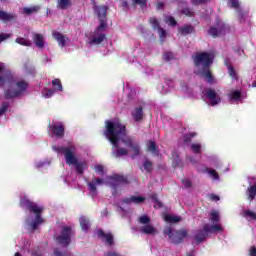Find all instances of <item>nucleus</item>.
Masks as SVG:
<instances>
[{
	"label": "nucleus",
	"instance_id": "nucleus-20",
	"mask_svg": "<svg viewBox=\"0 0 256 256\" xmlns=\"http://www.w3.org/2000/svg\"><path fill=\"white\" fill-rule=\"evenodd\" d=\"M97 235L106 245H113V234L98 230Z\"/></svg>",
	"mask_w": 256,
	"mask_h": 256
},
{
	"label": "nucleus",
	"instance_id": "nucleus-15",
	"mask_svg": "<svg viewBox=\"0 0 256 256\" xmlns=\"http://www.w3.org/2000/svg\"><path fill=\"white\" fill-rule=\"evenodd\" d=\"M227 97L230 103L239 105V103H243V101L247 99V94H245L242 90L233 89L227 94Z\"/></svg>",
	"mask_w": 256,
	"mask_h": 256
},
{
	"label": "nucleus",
	"instance_id": "nucleus-13",
	"mask_svg": "<svg viewBox=\"0 0 256 256\" xmlns=\"http://www.w3.org/2000/svg\"><path fill=\"white\" fill-rule=\"evenodd\" d=\"M227 31H229V25H226L225 22L218 19L216 24L209 29L208 34H210L211 37H219L225 35Z\"/></svg>",
	"mask_w": 256,
	"mask_h": 256
},
{
	"label": "nucleus",
	"instance_id": "nucleus-16",
	"mask_svg": "<svg viewBox=\"0 0 256 256\" xmlns=\"http://www.w3.org/2000/svg\"><path fill=\"white\" fill-rule=\"evenodd\" d=\"M49 132L55 137H63L65 135V124L61 121H53L49 125Z\"/></svg>",
	"mask_w": 256,
	"mask_h": 256
},
{
	"label": "nucleus",
	"instance_id": "nucleus-37",
	"mask_svg": "<svg viewBox=\"0 0 256 256\" xmlns=\"http://www.w3.org/2000/svg\"><path fill=\"white\" fill-rule=\"evenodd\" d=\"M53 95H55V91L51 88H44L42 90V97H44V99H51Z\"/></svg>",
	"mask_w": 256,
	"mask_h": 256
},
{
	"label": "nucleus",
	"instance_id": "nucleus-56",
	"mask_svg": "<svg viewBox=\"0 0 256 256\" xmlns=\"http://www.w3.org/2000/svg\"><path fill=\"white\" fill-rule=\"evenodd\" d=\"M210 199H211V201H219V196L211 194Z\"/></svg>",
	"mask_w": 256,
	"mask_h": 256
},
{
	"label": "nucleus",
	"instance_id": "nucleus-47",
	"mask_svg": "<svg viewBox=\"0 0 256 256\" xmlns=\"http://www.w3.org/2000/svg\"><path fill=\"white\" fill-rule=\"evenodd\" d=\"M16 43H18L19 45H25V46L31 45V43L29 42V40H27V39H25V38H17V39H16Z\"/></svg>",
	"mask_w": 256,
	"mask_h": 256
},
{
	"label": "nucleus",
	"instance_id": "nucleus-38",
	"mask_svg": "<svg viewBox=\"0 0 256 256\" xmlns=\"http://www.w3.org/2000/svg\"><path fill=\"white\" fill-rule=\"evenodd\" d=\"M179 33H181V35H189V33H193V26L191 25L183 26L179 28Z\"/></svg>",
	"mask_w": 256,
	"mask_h": 256
},
{
	"label": "nucleus",
	"instance_id": "nucleus-44",
	"mask_svg": "<svg viewBox=\"0 0 256 256\" xmlns=\"http://www.w3.org/2000/svg\"><path fill=\"white\" fill-rule=\"evenodd\" d=\"M165 23L171 25L172 27H175V25H177V21H175V18L172 16H165Z\"/></svg>",
	"mask_w": 256,
	"mask_h": 256
},
{
	"label": "nucleus",
	"instance_id": "nucleus-5",
	"mask_svg": "<svg viewBox=\"0 0 256 256\" xmlns=\"http://www.w3.org/2000/svg\"><path fill=\"white\" fill-rule=\"evenodd\" d=\"M52 151L58 153V155H64L66 165H69V167H75L78 175H83V173H85V169L89 167V163L86 160L79 161L77 158V148L73 144H68L66 147L53 145Z\"/></svg>",
	"mask_w": 256,
	"mask_h": 256
},
{
	"label": "nucleus",
	"instance_id": "nucleus-25",
	"mask_svg": "<svg viewBox=\"0 0 256 256\" xmlns=\"http://www.w3.org/2000/svg\"><path fill=\"white\" fill-rule=\"evenodd\" d=\"M51 165V159L46 158L44 160H35L33 166L35 169H43V167H47Z\"/></svg>",
	"mask_w": 256,
	"mask_h": 256
},
{
	"label": "nucleus",
	"instance_id": "nucleus-57",
	"mask_svg": "<svg viewBox=\"0 0 256 256\" xmlns=\"http://www.w3.org/2000/svg\"><path fill=\"white\" fill-rule=\"evenodd\" d=\"M122 7H123L124 11H127V9H129V5L127 4L126 1L122 2Z\"/></svg>",
	"mask_w": 256,
	"mask_h": 256
},
{
	"label": "nucleus",
	"instance_id": "nucleus-23",
	"mask_svg": "<svg viewBox=\"0 0 256 256\" xmlns=\"http://www.w3.org/2000/svg\"><path fill=\"white\" fill-rule=\"evenodd\" d=\"M51 85H52V91H54V93H63V84L61 83V79L54 78L51 81Z\"/></svg>",
	"mask_w": 256,
	"mask_h": 256
},
{
	"label": "nucleus",
	"instance_id": "nucleus-31",
	"mask_svg": "<svg viewBox=\"0 0 256 256\" xmlns=\"http://www.w3.org/2000/svg\"><path fill=\"white\" fill-rule=\"evenodd\" d=\"M164 221H166V223H179V221H181V217L171 215V214H166L164 215Z\"/></svg>",
	"mask_w": 256,
	"mask_h": 256
},
{
	"label": "nucleus",
	"instance_id": "nucleus-33",
	"mask_svg": "<svg viewBox=\"0 0 256 256\" xmlns=\"http://www.w3.org/2000/svg\"><path fill=\"white\" fill-rule=\"evenodd\" d=\"M246 194H247L248 199L250 201H253V199H255V197H256V184L248 187Z\"/></svg>",
	"mask_w": 256,
	"mask_h": 256
},
{
	"label": "nucleus",
	"instance_id": "nucleus-34",
	"mask_svg": "<svg viewBox=\"0 0 256 256\" xmlns=\"http://www.w3.org/2000/svg\"><path fill=\"white\" fill-rule=\"evenodd\" d=\"M243 216L247 221H256V213L251 210H244Z\"/></svg>",
	"mask_w": 256,
	"mask_h": 256
},
{
	"label": "nucleus",
	"instance_id": "nucleus-2",
	"mask_svg": "<svg viewBox=\"0 0 256 256\" xmlns=\"http://www.w3.org/2000/svg\"><path fill=\"white\" fill-rule=\"evenodd\" d=\"M87 185L89 195L92 197H97V187L101 185H106V187H110L113 197H117V195L121 193V189H123V186L125 185V177L119 174H113L102 178H94L92 181L88 182Z\"/></svg>",
	"mask_w": 256,
	"mask_h": 256
},
{
	"label": "nucleus",
	"instance_id": "nucleus-36",
	"mask_svg": "<svg viewBox=\"0 0 256 256\" xmlns=\"http://www.w3.org/2000/svg\"><path fill=\"white\" fill-rule=\"evenodd\" d=\"M227 69L232 81H237V79H239V75L237 74V71H235V68L231 65H227Z\"/></svg>",
	"mask_w": 256,
	"mask_h": 256
},
{
	"label": "nucleus",
	"instance_id": "nucleus-24",
	"mask_svg": "<svg viewBox=\"0 0 256 256\" xmlns=\"http://www.w3.org/2000/svg\"><path fill=\"white\" fill-rule=\"evenodd\" d=\"M33 41L38 49H43V47H45V36L42 34H34Z\"/></svg>",
	"mask_w": 256,
	"mask_h": 256
},
{
	"label": "nucleus",
	"instance_id": "nucleus-42",
	"mask_svg": "<svg viewBox=\"0 0 256 256\" xmlns=\"http://www.w3.org/2000/svg\"><path fill=\"white\" fill-rule=\"evenodd\" d=\"M173 59H175V54H173V52L167 51L163 54L164 61H171Z\"/></svg>",
	"mask_w": 256,
	"mask_h": 256
},
{
	"label": "nucleus",
	"instance_id": "nucleus-55",
	"mask_svg": "<svg viewBox=\"0 0 256 256\" xmlns=\"http://www.w3.org/2000/svg\"><path fill=\"white\" fill-rule=\"evenodd\" d=\"M250 256H256V247L252 246L249 251Z\"/></svg>",
	"mask_w": 256,
	"mask_h": 256
},
{
	"label": "nucleus",
	"instance_id": "nucleus-27",
	"mask_svg": "<svg viewBox=\"0 0 256 256\" xmlns=\"http://www.w3.org/2000/svg\"><path fill=\"white\" fill-rule=\"evenodd\" d=\"M173 87H174V84L173 82L170 81L165 85H160L158 89L162 95H166V93H169V91H173Z\"/></svg>",
	"mask_w": 256,
	"mask_h": 256
},
{
	"label": "nucleus",
	"instance_id": "nucleus-52",
	"mask_svg": "<svg viewBox=\"0 0 256 256\" xmlns=\"http://www.w3.org/2000/svg\"><path fill=\"white\" fill-rule=\"evenodd\" d=\"M182 184L184 185V187L189 188V187H191V180H189L187 178L183 179Z\"/></svg>",
	"mask_w": 256,
	"mask_h": 256
},
{
	"label": "nucleus",
	"instance_id": "nucleus-49",
	"mask_svg": "<svg viewBox=\"0 0 256 256\" xmlns=\"http://www.w3.org/2000/svg\"><path fill=\"white\" fill-rule=\"evenodd\" d=\"M152 201H154V203H156L154 205L155 209L159 208V207H162V204L161 202L157 199V196H152Z\"/></svg>",
	"mask_w": 256,
	"mask_h": 256
},
{
	"label": "nucleus",
	"instance_id": "nucleus-32",
	"mask_svg": "<svg viewBox=\"0 0 256 256\" xmlns=\"http://www.w3.org/2000/svg\"><path fill=\"white\" fill-rule=\"evenodd\" d=\"M80 226L82 231H89V227H91V223L89 222V219L85 218V217H81L80 218Z\"/></svg>",
	"mask_w": 256,
	"mask_h": 256
},
{
	"label": "nucleus",
	"instance_id": "nucleus-21",
	"mask_svg": "<svg viewBox=\"0 0 256 256\" xmlns=\"http://www.w3.org/2000/svg\"><path fill=\"white\" fill-rule=\"evenodd\" d=\"M202 173L208 175V177L212 179V181H219V173H217V171L213 168H204L202 169Z\"/></svg>",
	"mask_w": 256,
	"mask_h": 256
},
{
	"label": "nucleus",
	"instance_id": "nucleus-17",
	"mask_svg": "<svg viewBox=\"0 0 256 256\" xmlns=\"http://www.w3.org/2000/svg\"><path fill=\"white\" fill-rule=\"evenodd\" d=\"M131 117L133 121L139 122L143 121L144 113H143V103H140L133 107L131 110Z\"/></svg>",
	"mask_w": 256,
	"mask_h": 256
},
{
	"label": "nucleus",
	"instance_id": "nucleus-4",
	"mask_svg": "<svg viewBox=\"0 0 256 256\" xmlns=\"http://www.w3.org/2000/svg\"><path fill=\"white\" fill-rule=\"evenodd\" d=\"M20 206L23 209H29L30 215L25 221V227L28 231H37L39 225L43 223V218H41V213H43V206H39L33 203L27 194L20 195Z\"/></svg>",
	"mask_w": 256,
	"mask_h": 256
},
{
	"label": "nucleus",
	"instance_id": "nucleus-18",
	"mask_svg": "<svg viewBox=\"0 0 256 256\" xmlns=\"http://www.w3.org/2000/svg\"><path fill=\"white\" fill-rule=\"evenodd\" d=\"M149 22L152 25L153 29H158V35L160 37V41L163 43V41H165V39L167 38V31L159 27V21H157V19L150 18Z\"/></svg>",
	"mask_w": 256,
	"mask_h": 256
},
{
	"label": "nucleus",
	"instance_id": "nucleus-8",
	"mask_svg": "<svg viewBox=\"0 0 256 256\" xmlns=\"http://www.w3.org/2000/svg\"><path fill=\"white\" fill-rule=\"evenodd\" d=\"M209 221L211 224H206L203 230L198 231L195 235L196 241H205L209 233H221V231H223V226L219 223L221 221V212H219V210H212L210 212Z\"/></svg>",
	"mask_w": 256,
	"mask_h": 256
},
{
	"label": "nucleus",
	"instance_id": "nucleus-10",
	"mask_svg": "<svg viewBox=\"0 0 256 256\" xmlns=\"http://www.w3.org/2000/svg\"><path fill=\"white\" fill-rule=\"evenodd\" d=\"M138 223L140 225L139 231L145 235H157V228L153 227L151 224V218L147 215H142L138 218Z\"/></svg>",
	"mask_w": 256,
	"mask_h": 256
},
{
	"label": "nucleus",
	"instance_id": "nucleus-58",
	"mask_svg": "<svg viewBox=\"0 0 256 256\" xmlns=\"http://www.w3.org/2000/svg\"><path fill=\"white\" fill-rule=\"evenodd\" d=\"M32 256H43V253H41V251H36L32 253Z\"/></svg>",
	"mask_w": 256,
	"mask_h": 256
},
{
	"label": "nucleus",
	"instance_id": "nucleus-62",
	"mask_svg": "<svg viewBox=\"0 0 256 256\" xmlns=\"http://www.w3.org/2000/svg\"><path fill=\"white\" fill-rule=\"evenodd\" d=\"M163 7V3H158L157 4V9H161Z\"/></svg>",
	"mask_w": 256,
	"mask_h": 256
},
{
	"label": "nucleus",
	"instance_id": "nucleus-61",
	"mask_svg": "<svg viewBox=\"0 0 256 256\" xmlns=\"http://www.w3.org/2000/svg\"><path fill=\"white\" fill-rule=\"evenodd\" d=\"M54 255H55V256H61V252H59V250H55V251H54Z\"/></svg>",
	"mask_w": 256,
	"mask_h": 256
},
{
	"label": "nucleus",
	"instance_id": "nucleus-11",
	"mask_svg": "<svg viewBox=\"0 0 256 256\" xmlns=\"http://www.w3.org/2000/svg\"><path fill=\"white\" fill-rule=\"evenodd\" d=\"M228 6L231 9H234L236 13V17L240 23L245 22L247 19V16L249 15V10L245 9L243 6H241V3L239 0H228Z\"/></svg>",
	"mask_w": 256,
	"mask_h": 256
},
{
	"label": "nucleus",
	"instance_id": "nucleus-19",
	"mask_svg": "<svg viewBox=\"0 0 256 256\" xmlns=\"http://www.w3.org/2000/svg\"><path fill=\"white\" fill-rule=\"evenodd\" d=\"M145 201V197L142 196H130L122 201V207L125 205H141Z\"/></svg>",
	"mask_w": 256,
	"mask_h": 256
},
{
	"label": "nucleus",
	"instance_id": "nucleus-59",
	"mask_svg": "<svg viewBox=\"0 0 256 256\" xmlns=\"http://www.w3.org/2000/svg\"><path fill=\"white\" fill-rule=\"evenodd\" d=\"M182 91L184 93H189V87L185 86V87H182Z\"/></svg>",
	"mask_w": 256,
	"mask_h": 256
},
{
	"label": "nucleus",
	"instance_id": "nucleus-48",
	"mask_svg": "<svg viewBox=\"0 0 256 256\" xmlns=\"http://www.w3.org/2000/svg\"><path fill=\"white\" fill-rule=\"evenodd\" d=\"M143 167L145 171H151V169H153V164L150 161L146 160L143 164Z\"/></svg>",
	"mask_w": 256,
	"mask_h": 256
},
{
	"label": "nucleus",
	"instance_id": "nucleus-54",
	"mask_svg": "<svg viewBox=\"0 0 256 256\" xmlns=\"http://www.w3.org/2000/svg\"><path fill=\"white\" fill-rule=\"evenodd\" d=\"M193 5H201V3H207V0H192Z\"/></svg>",
	"mask_w": 256,
	"mask_h": 256
},
{
	"label": "nucleus",
	"instance_id": "nucleus-53",
	"mask_svg": "<svg viewBox=\"0 0 256 256\" xmlns=\"http://www.w3.org/2000/svg\"><path fill=\"white\" fill-rule=\"evenodd\" d=\"M132 1L134 4L141 5L142 7L147 3V0H132Z\"/></svg>",
	"mask_w": 256,
	"mask_h": 256
},
{
	"label": "nucleus",
	"instance_id": "nucleus-12",
	"mask_svg": "<svg viewBox=\"0 0 256 256\" xmlns=\"http://www.w3.org/2000/svg\"><path fill=\"white\" fill-rule=\"evenodd\" d=\"M205 102L211 107H215L221 103V93L219 90L207 89L203 92Z\"/></svg>",
	"mask_w": 256,
	"mask_h": 256
},
{
	"label": "nucleus",
	"instance_id": "nucleus-63",
	"mask_svg": "<svg viewBox=\"0 0 256 256\" xmlns=\"http://www.w3.org/2000/svg\"><path fill=\"white\" fill-rule=\"evenodd\" d=\"M238 55H240V56L243 55V50L242 49L238 50Z\"/></svg>",
	"mask_w": 256,
	"mask_h": 256
},
{
	"label": "nucleus",
	"instance_id": "nucleus-29",
	"mask_svg": "<svg viewBox=\"0 0 256 256\" xmlns=\"http://www.w3.org/2000/svg\"><path fill=\"white\" fill-rule=\"evenodd\" d=\"M190 151L196 155H199L203 153V146L199 142H193L190 144Z\"/></svg>",
	"mask_w": 256,
	"mask_h": 256
},
{
	"label": "nucleus",
	"instance_id": "nucleus-26",
	"mask_svg": "<svg viewBox=\"0 0 256 256\" xmlns=\"http://www.w3.org/2000/svg\"><path fill=\"white\" fill-rule=\"evenodd\" d=\"M208 161H209V165L211 167H215L216 169H221V166L223 165V162L217 156L209 157Z\"/></svg>",
	"mask_w": 256,
	"mask_h": 256
},
{
	"label": "nucleus",
	"instance_id": "nucleus-9",
	"mask_svg": "<svg viewBox=\"0 0 256 256\" xmlns=\"http://www.w3.org/2000/svg\"><path fill=\"white\" fill-rule=\"evenodd\" d=\"M164 235H167L171 243H174L175 245L183 243V239H187V237H189L187 230L173 231L171 227H166L164 229Z\"/></svg>",
	"mask_w": 256,
	"mask_h": 256
},
{
	"label": "nucleus",
	"instance_id": "nucleus-1",
	"mask_svg": "<svg viewBox=\"0 0 256 256\" xmlns=\"http://www.w3.org/2000/svg\"><path fill=\"white\" fill-rule=\"evenodd\" d=\"M104 137L113 145L115 157L132 155L133 159L139 155V143L127 135L125 125L118 118L105 121Z\"/></svg>",
	"mask_w": 256,
	"mask_h": 256
},
{
	"label": "nucleus",
	"instance_id": "nucleus-46",
	"mask_svg": "<svg viewBox=\"0 0 256 256\" xmlns=\"http://www.w3.org/2000/svg\"><path fill=\"white\" fill-rule=\"evenodd\" d=\"M187 161H189L191 165H197L199 163V158H197V156H188Z\"/></svg>",
	"mask_w": 256,
	"mask_h": 256
},
{
	"label": "nucleus",
	"instance_id": "nucleus-64",
	"mask_svg": "<svg viewBox=\"0 0 256 256\" xmlns=\"http://www.w3.org/2000/svg\"><path fill=\"white\" fill-rule=\"evenodd\" d=\"M14 256H21V253L16 252V253L14 254Z\"/></svg>",
	"mask_w": 256,
	"mask_h": 256
},
{
	"label": "nucleus",
	"instance_id": "nucleus-7",
	"mask_svg": "<svg viewBox=\"0 0 256 256\" xmlns=\"http://www.w3.org/2000/svg\"><path fill=\"white\" fill-rule=\"evenodd\" d=\"M96 13L100 21L93 33H86L89 45H101L105 41V29H107V8L105 6L96 7Z\"/></svg>",
	"mask_w": 256,
	"mask_h": 256
},
{
	"label": "nucleus",
	"instance_id": "nucleus-51",
	"mask_svg": "<svg viewBox=\"0 0 256 256\" xmlns=\"http://www.w3.org/2000/svg\"><path fill=\"white\" fill-rule=\"evenodd\" d=\"M182 12L184 13V15H187V17H193L194 15L193 10L189 8H185Z\"/></svg>",
	"mask_w": 256,
	"mask_h": 256
},
{
	"label": "nucleus",
	"instance_id": "nucleus-41",
	"mask_svg": "<svg viewBox=\"0 0 256 256\" xmlns=\"http://www.w3.org/2000/svg\"><path fill=\"white\" fill-rule=\"evenodd\" d=\"M7 109H9V102H3L0 105V117H3V115L7 113Z\"/></svg>",
	"mask_w": 256,
	"mask_h": 256
},
{
	"label": "nucleus",
	"instance_id": "nucleus-39",
	"mask_svg": "<svg viewBox=\"0 0 256 256\" xmlns=\"http://www.w3.org/2000/svg\"><path fill=\"white\" fill-rule=\"evenodd\" d=\"M195 133H189L185 136H183L181 139H180V143H184V145H187V143H189V141H191L192 137H195Z\"/></svg>",
	"mask_w": 256,
	"mask_h": 256
},
{
	"label": "nucleus",
	"instance_id": "nucleus-40",
	"mask_svg": "<svg viewBox=\"0 0 256 256\" xmlns=\"http://www.w3.org/2000/svg\"><path fill=\"white\" fill-rule=\"evenodd\" d=\"M71 5L70 0H58L59 9H67Z\"/></svg>",
	"mask_w": 256,
	"mask_h": 256
},
{
	"label": "nucleus",
	"instance_id": "nucleus-45",
	"mask_svg": "<svg viewBox=\"0 0 256 256\" xmlns=\"http://www.w3.org/2000/svg\"><path fill=\"white\" fill-rule=\"evenodd\" d=\"M172 157L174 167H181V159H179V156L176 153H174Z\"/></svg>",
	"mask_w": 256,
	"mask_h": 256
},
{
	"label": "nucleus",
	"instance_id": "nucleus-50",
	"mask_svg": "<svg viewBox=\"0 0 256 256\" xmlns=\"http://www.w3.org/2000/svg\"><path fill=\"white\" fill-rule=\"evenodd\" d=\"M9 37H11V34H5V33L0 34V43H3V41H7Z\"/></svg>",
	"mask_w": 256,
	"mask_h": 256
},
{
	"label": "nucleus",
	"instance_id": "nucleus-28",
	"mask_svg": "<svg viewBox=\"0 0 256 256\" xmlns=\"http://www.w3.org/2000/svg\"><path fill=\"white\" fill-rule=\"evenodd\" d=\"M93 170L95 171L96 175H100V177H104L107 173V168H105L103 164H95Z\"/></svg>",
	"mask_w": 256,
	"mask_h": 256
},
{
	"label": "nucleus",
	"instance_id": "nucleus-3",
	"mask_svg": "<svg viewBox=\"0 0 256 256\" xmlns=\"http://www.w3.org/2000/svg\"><path fill=\"white\" fill-rule=\"evenodd\" d=\"M0 87H11L5 91L8 99L13 97H21L27 91L29 84L23 79L13 80V75L5 72V64L0 62Z\"/></svg>",
	"mask_w": 256,
	"mask_h": 256
},
{
	"label": "nucleus",
	"instance_id": "nucleus-22",
	"mask_svg": "<svg viewBox=\"0 0 256 256\" xmlns=\"http://www.w3.org/2000/svg\"><path fill=\"white\" fill-rule=\"evenodd\" d=\"M53 37L57 41L59 47H65L67 44V36L61 34L60 32H53Z\"/></svg>",
	"mask_w": 256,
	"mask_h": 256
},
{
	"label": "nucleus",
	"instance_id": "nucleus-43",
	"mask_svg": "<svg viewBox=\"0 0 256 256\" xmlns=\"http://www.w3.org/2000/svg\"><path fill=\"white\" fill-rule=\"evenodd\" d=\"M0 19L2 21H11V19H13V17L11 15L7 14V12L0 10Z\"/></svg>",
	"mask_w": 256,
	"mask_h": 256
},
{
	"label": "nucleus",
	"instance_id": "nucleus-35",
	"mask_svg": "<svg viewBox=\"0 0 256 256\" xmlns=\"http://www.w3.org/2000/svg\"><path fill=\"white\" fill-rule=\"evenodd\" d=\"M147 149L152 155H159V150H157V145L153 141H149L147 144Z\"/></svg>",
	"mask_w": 256,
	"mask_h": 256
},
{
	"label": "nucleus",
	"instance_id": "nucleus-60",
	"mask_svg": "<svg viewBox=\"0 0 256 256\" xmlns=\"http://www.w3.org/2000/svg\"><path fill=\"white\" fill-rule=\"evenodd\" d=\"M187 256H195V250H191L187 253Z\"/></svg>",
	"mask_w": 256,
	"mask_h": 256
},
{
	"label": "nucleus",
	"instance_id": "nucleus-14",
	"mask_svg": "<svg viewBox=\"0 0 256 256\" xmlns=\"http://www.w3.org/2000/svg\"><path fill=\"white\" fill-rule=\"evenodd\" d=\"M72 230H71V227L69 226H64L62 228V231L60 233V235H58L56 237V241L57 243H59L60 245H63V246H67L71 243V235H72Z\"/></svg>",
	"mask_w": 256,
	"mask_h": 256
},
{
	"label": "nucleus",
	"instance_id": "nucleus-30",
	"mask_svg": "<svg viewBox=\"0 0 256 256\" xmlns=\"http://www.w3.org/2000/svg\"><path fill=\"white\" fill-rule=\"evenodd\" d=\"M39 9V6L24 7L21 9V13L22 15H32V13H37Z\"/></svg>",
	"mask_w": 256,
	"mask_h": 256
},
{
	"label": "nucleus",
	"instance_id": "nucleus-6",
	"mask_svg": "<svg viewBox=\"0 0 256 256\" xmlns=\"http://www.w3.org/2000/svg\"><path fill=\"white\" fill-rule=\"evenodd\" d=\"M215 55L212 52L199 53L194 56L195 73L206 79L207 83H215V78L209 69L213 65Z\"/></svg>",
	"mask_w": 256,
	"mask_h": 256
}]
</instances>
